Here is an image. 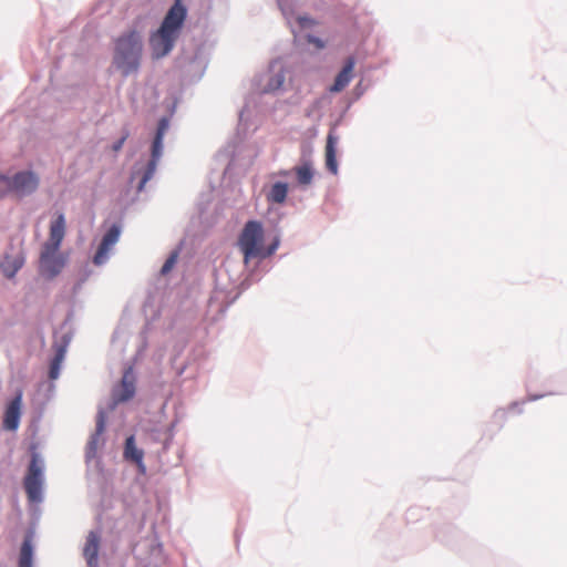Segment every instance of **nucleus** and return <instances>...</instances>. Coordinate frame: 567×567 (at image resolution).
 <instances>
[{
  "mask_svg": "<svg viewBox=\"0 0 567 567\" xmlns=\"http://www.w3.org/2000/svg\"><path fill=\"white\" fill-rule=\"evenodd\" d=\"M338 143L337 136L332 133L328 134L327 144H326V166L329 172L332 174H337L338 172V163L336 158V146Z\"/></svg>",
  "mask_w": 567,
  "mask_h": 567,
  "instance_id": "15",
  "label": "nucleus"
},
{
  "mask_svg": "<svg viewBox=\"0 0 567 567\" xmlns=\"http://www.w3.org/2000/svg\"><path fill=\"white\" fill-rule=\"evenodd\" d=\"M11 195L10 178L8 175L0 173V199Z\"/></svg>",
  "mask_w": 567,
  "mask_h": 567,
  "instance_id": "22",
  "label": "nucleus"
},
{
  "mask_svg": "<svg viewBox=\"0 0 567 567\" xmlns=\"http://www.w3.org/2000/svg\"><path fill=\"white\" fill-rule=\"evenodd\" d=\"M298 22L303 28L315 24V21L308 17H299Z\"/></svg>",
  "mask_w": 567,
  "mask_h": 567,
  "instance_id": "28",
  "label": "nucleus"
},
{
  "mask_svg": "<svg viewBox=\"0 0 567 567\" xmlns=\"http://www.w3.org/2000/svg\"><path fill=\"white\" fill-rule=\"evenodd\" d=\"M23 266L22 257H6L0 268L7 278H13Z\"/></svg>",
  "mask_w": 567,
  "mask_h": 567,
  "instance_id": "17",
  "label": "nucleus"
},
{
  "mask_svg": "<svg viewBox=\"0 0 567 567\" xmlns=\"http://www.w3.org/2000/svg\"><path fill=\"white\" fill-rule=\"evenodd\" d=\"M186 18V9L176 0L166 13L159 29L150 38V45L154 58L159 59L168 54Z\"/></svg>",
  "mask_w": 567,
  "mask_h": 567,
  "instance_id": "1",
  "label": "nucleus"
},
{
  "mask_svg": "<svg viewBox=\"0 0 567 567\" xmlns=\"http://www.w3.org/2000/svg\"><path fill=\"white\" fill-rule=\"evenodd\" d=\"M60 369H61V365L54 363L51 361L50 363V370H49V378L51 380H55L59 378L60 375Z\"/></svg>",
  "mask_w": 567,
  "mask_h": 567,
  "instance_id": "25",
  "label": "nucleus"
},
{
  "mask_svg": "<svg viewBox=\"0 0 567 567\" xmlns=\"http://www.w3.org/2000/svg\"><path fill=\"white\" fill-rule=\"evenodd\" d=\"M65 262L66 258L60 252V249L42 246L39 260V270L42 276L53 279L62 271Z\"/></svg>",
  "mask_w": 567,
  "mask_h": 567,
  "instance_id": "5",
  "label": "nucleus"
},
{
  "mask_svg": "<svg viewBox=\"0 0 567 567\" xmlns=\"http://www.w3.org/2000/svg\"><path fill=\"white\" fill-rule=\"evenodd\" d=\"M43 470L37 456H33L24 478V489L31 502H40L42 499Z\"/></svg>",
  "mask_w": 567,
  "mask_h": 567,
  "instance_id": "7",
  "label": "nucleus"
},
{
  "mask_svg": "<svg viewBox=\"0 0 567 567\" xmlns=\"http://www.w3.org/2000/svg\"><path fill=\"white\" fill-rule=\"evenodd\" d=\"M307 41H308V43L315 45V48L317 50H321V49L324 48V42L321 39L317 38V37L308 35L307 37Z\"/></svg>",
  "mask_w": 567,
  "mask_h": 567,
  "instance_id": "26",
  "label": "nucleus"
},
{
  "mask_svg": "<svg viewBox=\"0 0 567 567\" xmlns=\"http://www.w3.org/2000/svg\"><path fill=\"white\" fill-rule=\"evenodd\" d=\"M176 260H177V252H173L167 259L166 261L164 262L162 269H161V272L163 275H166L168 274L172 268L174 267V265L176 264Z\"/></svg>",
  "mask_w": 567,
  "mask_h": 567,
  "instance_id": "23",
  "label": "nucleus"
},
{
  "mask_svg": "<svg viewBox=\"0 0 567 567\" xmlns=\"http://www.w3.org/2000/svg\"><path fill=\"white\" fill-rule=\"evenodd\" d=\"M21 406H22V393L19 392L17 395L9 402L6 408L4 416L2 421L3 429L8 431H16L20 424L21 417Z\"/></svg>",
  "mask_w": 567,
  "mask_h": 567,
  "instance_id": "9",
  "label": "nucleus"
},
{
  "mask_svg": "<svg viewBox=\"0 0 567 567\" xmlns=\"http://www.w3.org/2000/svg\"><path fill=\"white\" fill-rule=\"evenodd\" d=\"M121 235V228L117 225H113L106 234L103 236L99 248L93 257V264L95 266L104 265L109 259V254L113 246L118 241Z\"/></svg>",
  "mask_w": 567,
  "mask_h": 567,
  "instance_id": "8",
  "label": "nucleus"
},
{
  "mask_svg": "<svg viewBox=\"0 0 567 567\" xmlns=\"http://www.w3.org/2000/svg\"><path fill=\"white\" fill-rule=\"evenodd\" d=\"M288 195V185L282 182L275 183L267 194L268 203L282 204Z\"/></svg>",
  "mask_w": 567,
  "mask_h": 567,
  "instance_id": "16",
  "label": "nucleus"
},
{
  "mask_svg": "<svg viewBox=\"0 0 567 567\" xmlns=\"http://www.w3.org/2000/svg\"><path fill=\"white\" fill-rule=\"evenodd\" d=\"M105 430V419H104V414L101 412L97 416V420H96V429H95V432L94 434L92 435L90 442H89V445H90V449L91 450H95L96 447V444L100 440V436L103 434Z\"/></svg>",
  "mask_w": 567,
  "mask_h": 567,
  "instance_id": "20",
  "label": "nucleus"
},
{
  "mask_svg": "<svg viewBox=\"0 0 567 567\" xmlns=\"http://www.w3.org/2000/svg\"><path fill=\"white\" fill-rule=\"evenodd\" d=\"M10 178L11 196L23 198L33 194L40 184L38 174L32 171H21L14 173Z\"/></svg>",
  "mask_w": 567,
  "mask_h": 567,
  "instance_id": "6",
  "label": "nucleus"
},
{
  "mask_svg": "<svg viewBox=\"0 0 567 567\" xmlns=\"http://www.w3.org/2000/svg\"><path fill=\"white\" fill-rule=\"evenodd\" d=\"M298 183L300 185H309L312 182L313 173L310 165L305 164L302 166L295 167Z\"/></svg>",
  "mask_w": 567,
  "mask_h": 567,
  "instance_id": "19",
  "label": "nucleus"
},
{
  "mask_svg": "<svg viewBox=\"0 0 567 567\" xmlns=\"http://www.w3.org/2000/svg\"><path fill=\"white\" fill-rule=\"evenodd\" d=\"M143 54V38L136 30L121 34L114 42L113 65L123 76L137 73Z\"/></svg>",
  "mask_w": 567,
  "mask_h": 567,
  "instance_id": "2",
  "label": "nucleus"
},
{
  "mask_svg": "<svg viewBox=\"0 0 567 567\" xmlns=\"http://www.w3.org/2000/svg\"><path fill=\"white\" fill-rule=\"evenodd\" d=\"M168 130V120L161 118L157 125L156 134L152 144L151 159L143 171L135 169L132 174V179L140 177L137 190L142 192L146 183L154 176L157 163L163 154V138Z\"/></svg>",
  "mask_w": 567,
  "mask_h": 567,
  "instance_id": "4",
  "label": "nucleus"
},
{
  "mask_svg": "<svg viewBox=\"0 0 567 567\" xmlns=\"http://www.w3.org/2000/svg\"><path fill=\"white\" fill-rule=\"evenodd\" d=\"M354 65H355L354 58L349 56L346 60V63H344L342 70L337 74V76L334 79V83L330 87L331 92H336V93L341 92L342 90H344L348 86V84L350 83V81L353 78Z\"/></svg>",
  "mask_w": 567,
  "mask_h": 567,
  "instance_id": "12",
  "label": "nucleus"
},
{
  "mask_svg": "<svg viewBox=\"0 0 567 567\" xmlns=\"http://www.w3.org/2000/svg\"><path fill=\"white\" fill-rule=\"evenodd\" d=\"M135 394V377L131 368H128L123 377L120 385L114 390L113 396L115 402H125L131 400Z\"/></svg>",
  "mask_w": 567,
  "mask_h": 567,
  "instance_id": "10",
  "label": "nucleus"
},
{
  "mask_svg": "<svg viewBox=\"0 0 567 567\" xmlns=\"http://www.w3.org/2000/svg\"><path fill=\"white\" fill-rule=\"evenodd\" d=\"M264 236L265 231L260 221L249 220L245 224L238 236L237 246L244 256L246 265L252 259H264L271 256L278 248V240L265 248Z\"/></svg>",
  "mask_w": 567,
  "mask_h": 567,
  "instance_id": "3",
  "label": "nucleus"
},
{
  "mask_svg": "<svg viewBox=\"0 0 567 567\" xmlns=\"http://www.w3.org/2000/svg\"><path fill=\"white\" fill-rule=\"evenodd\" d=\"M19 567H32V546L29 540H24L21 546Z\"/></svg>",
  "mask_w": 567,
  "mask_h": 567,
  "instance_id": "18",
  "label": "nucleus"
},
{
  "mask_svg": "<svg viewBox=\"0 0 567 567\" xmlns=\"http://www.w3.org/2000/svg\"><path fill=\"white\" fill-rule=\"evenodd\" d=\"M100 549V535L95 532H90L85 546L83 548V556L85 557L90 567L97 566V555Z\"/></svg>",
  "mask_w": 567,
  "mask_h": 567,
  "instance_id": "14",
  "label": "nucleus"
},
{
  "mask_svg": "<svg viewBox=\"0 0 567 567\" xmlns=\"http://www.w3.org/2000/svg\"><path fill=\"white\" fill-rule=\"evenodd\" d=\"M64 236H65V218H64V215L62 213H60L51 221L49 239L43 244V246L52 247L53 249H60Z\"/></svg>",
  "mask_w": 567,
  "mask_h": 567,
  "instance_id": "11",
  "label": "nucleus"
},
{
  "mask_svg": "<svg viewBox=\"0 0 567 567\" xmlns=\"http://www.w3.org/2000/svg\"><path fill=\"white\" fill-rule=\"evenodd\" d=\"M64 355H65V350H64V348L60 347V348L56 350V352H55V354H54V357H53V359H52V362H54V363H56V364L61 365V364H62V362H63V360H64Z\"/></svg>",
  "mask_w": 567,
  "mask_h": 567,
  "instance_id": "27",
  "label": "nucleus"
},
{
  "mask_svg": "<svg viewBox=\"0 0 567 567\" xmlns=\"http://www.w3.org/2000/svg\"><path fill=\"white\" fill-rule=\"evenodd\" d=\"M284 82H285V74H284V72L281 71V72H279V73L275 74V75L270 79V81H269V83H268V90H269V91H276V90H279V89L282 86Z\"/></svg>",
  "mask_w": 567,
  "mask_h": 567,
  "instance_id": "21",
  "label": "nucleus"
},
{
  "mask_svg": "<svg viewBox=\"0 0 567 567\" xmlns=\"http://www.w3.org/2000/svg\"><path fill=\"white\" fill-rule=\"evenodd\" d=\"M128 136L130 132L127 130H124L121 138L112 145L113 152L117 153L118 151H121Z\"/></svg>",
  "mask_w": 567,
  "mask_h": 567,
  "instance_id": "24",
  "label": "nucleus"
},
{
  "mask_svg": "<svg viewBox=\"0 0 567 567\" xmlns=\"http://www.w3.org/2000/svg\"><path fill=\"white\" fill-rule=\"evenodd\" d=\"M124 458L135 463L141 474L144 475L146 473V466L143 462L144 452L135 445L133 435L128 436L125 441Z\"/></svg>",
  "mask_w": 567,
  "mask_h": 567,
  "instance_id": "13",
  "label": "nucleus"
}]
</instances>
